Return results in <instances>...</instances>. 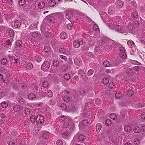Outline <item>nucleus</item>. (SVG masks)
<instances>
[{"label":"nucleus","mask_w":145,"mask_h":145,"mask_svg":"<svg viewBox=\"0 0 145 145\" xmlns=\"http://www.w3.org/2000/svg\"><path fill=\"white\" fill-rule=\"evenodd\" d=\"M116 19H111L107 23L108 26L111 29H115L120 33H126L123 22L120 17L116 18Z\"/></svg>","instance_id":"nucleus-1"},{"label":"nucleus","mask_w":145,"mask_h":145,"mask_svg":"<svg viewBox=\"0 0 145 145\" xmlns=\"http://www.w3.org/2000/svg\"><path fill=\"white\" fill-rule=\"evenodd\" d=\"M60 122L62 123L64 128H68L72 130L74 129V125L72 120L66 116H63L59 117L58 119Z\"/></svg>","instance_id":"nucleus-2"},{"label":"nucleus","mask_w":145,"mask_h":145,"mask_svg":"<svg viewBox=\"0 0 145 145\" xmlns=\"http://www.w3.org/2000/svg\"><path fill=\"white\" fill-rule=\"evenodd\" d=\"M101 40L98 42V44L101 46H104L105 50L108 51L110 50V44L113 42V41L111 40L106 37L102 36L101 38Z\"/></svg>","instance_id":"nucleus-3"},{"label":"nucleus","mask_w":145,"mask_h":145,"mask_svg":"<svg viewBox=\"0 0 145 145\" xmlns=\"http://www.w3.org/2000/svg\"><path fill=\"white\" fill-rule=\"evenodd\" d=\"M139 25V23L138 21L135 22L131 21L128 23L127 27H125V29L127 30L126 32L133 33L135 31V27L138 26Z\"/></svg>","instance_id":"nucleus-4"},{"label":"nucleus","mask_w":145,"mask_h":145,"mask_svg":"<svg viewBox=\"0 0 145 145\" xmlns=\"http://www.w3.org/2000/svg\"><path fill=\"white\" fill-rule=\"evenodd\" d=\"M61 109L68 112H74L76 111L77 108L75 106L71 105V106H67L64 103H62L60 106Z\"/></svg>","instance_id":"nucleus-5"},{"label":"nucleus","mask_w":145,"mask_h":145,"mask_svg":"<svg viewBox=\"0 0 145 145\" xmlns=\"http://www.w3.org/2000/svg\"><path fill=\"white\" fill-rule=\"evenodd\" d=\"M51 61L50 59H47L42 64L41 66V69L45 71H48L50 67Z\"/></svg>","instance_id":"nucleus-6"},{"label":"nucleus","mask_w":145,"mask_h":145,"mask_svg":"<svg viewBox=\"0 0 145 145\" xmlns=\"http://www.w3.org/2000/svg\"><path fill=\"white\" fill-rule=\"evenodd\" d=\"M85 138V137L84 135L78 133L74 137L72 141L82 142L83 141Z\"/></svg>","instance_id":"nucleus-7"},{"label":"nucleus","mask_w":145,"mask_h":145,"mask_svg":"<svg viewBox=\"0 0 145 145\" xmlns=\"http://www.w3.org/2000/svg\"><path fill=\"white\" fill-rule=\"evenodd\" d=\"M87 35H88L87 40L88 43L89 45L91 46H93L94 44V37H93L91 36H90L89 35H91L92 32H87Z\"/></svg>","instance_id":"nucleus-8"},{"label":"nucleus","mask_w":145,"mask_h":145,"mask_svg":"<svg viewBox=\"0 0 145 145\" xmlns=\"http://www.w3.org/2000/svg\"><path fill=\"white\" fill-rule=\"evenodd\" d=\"M119 55L120 57L123 59L127 57L125 48L123 47H120L119 49Z\"/></svg>","instance_id":"nucleus-9"},{"label":"nucleus","mask_w":145,"mask_h":145,"mask_svg":"<svg viewBox=\"0 0 145 145\" xmlns=\"http://www.w3.org/2000/svg\"><path fill=\"white\" fill-rule=\"evenodd\" d=\"M73 12V10L71 8H69L66 10L65 11L66 17L68 19H70L72 16Z\"/></svg>","instance_id":"nucleus-10"},{"label":"nucleus","mask_w":145,"mask_h":145,"mask_svg":"<svg viewBox=\"0 0 145 145\" xmlns=\"http://www.w3.org/2000/svg\"><path fill=\"white\" fill-rule=\"evenodd\" d=\"M85 42L82 40H75L73 43V45L75 48H78L79 47L80 45H83Z\"/></svg>","instance_id":"nucleus-11"},{"label":"nucleus","mask_w":145,"mask_h":145,"mask_svg":"<svg viewBox=\"0 0 145 145\" xmlns=\"http://www.w3.org/2000/svg\"><path fill=\"white\" fill-rule=\"evenodd\" d=\"M44 117L41 115H38L36 117V121L39 124H41L44 122Z\"/></svg>","instance_id":"nucleus-12"},{"label":"nucleus","mask_w":145,"mask_h":145,"mask_svg":"<svg viewBox=\"0 0 145 145\" xmlns=\"http://www.w3.org/2000/svg\"><path fill=\"white\" fill-rule=\"evenodd\" d=\"M68 48L67 46L63 47L59 49V52L60 53L68 55Z\"/></svg>","instance_id":"nucleus-13"},{"label":"nucleus","mask_w":145,"mask_h":145,"mask_svg":"<svg viewBox=\"0 0 145 145\" xmlns=\"http://www.w3.org/2000/svg\"><path fill=\"white\" fill-rule=\"evenodd\" d=\"M42 133L43 139L44 140V143H45L47 141V138H48L49 132L47 131H43Z\"/></svg>","instance_id":"nucleus-14"},{"label":"nucleus","mask_w":145,"mask_h":145,"mask_svg":"<svg viewBox=\"0 0 145 145\" xmlns=\"http://www.w3.org/2000/svg\"><path fill=\"white\" fill-rule=\"evenodd\" d=\"M100 15L101 18L103 19V21L105 23H106L107 21V14L105 12H100Z\"/></svg>","instance_id":"nucleus-15"},{"label":"nucleus","mask_w":145,"mask_h":145,"mask_svg":"<svg viewBox=\"0 0 145 145\" xmlns=\"http://www.w3.org/2000/svg\"><path fill=\"white\" fill-rule=\"evenodd\" d=\"M74 63L76 65L78 66H80L82 64V60L80 58L76 57L74 59Z\"/></svg>","instance_id":"nucleus-16"},{"label":"nucleus","mask_w":145,"mask_h":145,"mask_svg":"<svg viewBox=\"0 0 145 145\" xmlns=\"http://www.w3.org/2000/svg\"><path fill=\"white\" fill-rule=\"evenodd\" d=\"M99 46H96L95 47L94 50V52L95 54H98V53H99L100 52L101 50H102V49H105V48H104V46H102V48H101V46L100 45V44H99Z\"/></svg>","instance_id":"nucleus-17"},{"label":"nucleus","mask_w":145,"mask_h":145,"mask_svg":"<svg viewBox=\"0 0 145 145\" xmlns=\"http://www.w3.org/2000/svg\"><path fill=\"white\" fill-rule=\"evenodd\" d=\"M88 122L87 120L86 119H84L83 120L81 123H80L79 125V128L82 127V125L84 126H87L88 125Z\"/></svg>","instance_id":"nucleus-18"},{"label":"nucleus","mask_w":145,"mask_h":145,"mask_svg":"<svg viewBox=\"0 0 145 145\" xmlns=\"http://www.w3.org/2000/svg\"><path fill=\"white\" fill-rule=\"evenodd\" d=\"M78 72V75L81 76L83 79H84L86 77V74L83 70L81 69L79 70Z\"/></svg>","instance_id":"nucleus-19"},{"label":"nucleus","mask_w":145,"mask_h":145,"mask_svg":"<svg viewBox=\"0 0 145 145\" xmlns=\"http://www.w3.org/2000/svg\"><path fill=\"white\" fill-rule=\"evenodd\" d=\"M48 22L51 23H54L55 21V18L52 15H49L48 16Z\"/></svg>","instance_id":"nucleus-20"},{"label":"nucleus","mask_w":145,"mask_h":145,"mask_svg":"<svg viewBox=\"0 0 145 145\" xmlns=\"http://www.w3.org/2000/svg\"><path fill=\"white\" fill-rule=\"evenodd\" d=\"M123 3H124L123 1H118L116 3V7L119 8H121L123 7Z\"/></svg>","instance_id":"nucleus-21"},{"label":"nucleus","mask_w":145,"mask_h":145,"mask_svg":"<svg viewBox=\"0 0 145 145\" xmlns=\"http://www.w3.org/2000/svg\"><path fill=\"white\" fill-rule=\"evenodd\" d=\"M28 98L29 100H34L36 98L35 94L34 93H31L28 95Z\"/></svg>","instance_id":"nucleus-22"},{"label":"nucleus","mask_w":145,"mask_h":145,"mask_svg":"<svg viewBox=\"0 0 145 145\" xmlns=\"http://www.w3.org/2000/svg\"><path fill=\"white\" fill-rule=\"evenodd\" d=\"M13 110L15 112H19L21 110L20 106L18 105H16L14 106L13 107Z\"/></svg>","instance_id":"nucleus-23"},{"label":"nucleus","mask_w":145,"mask_h":145,"mask_svg":"<svg viewBox=\"0 0 145 145\" xmlns=\"http://www.w3.org/2000/svg\"><path fill=\"white\" fill-rule=\"evenodd\" d=\"M124 129L125 131L129 133L131 131L132 129L131 125H126L125 126Z\"/></svg>","instance_id":"nucleus-24"},{"label":"nucleus","mask_w":145,"mask_h":145,"mask_svg":"<svg viewBox=\"0 0 145 145\" xmlns=\"http://www.w3.org/2000/svg\"><path fill=\"white\" fill-rule=\"evenodd\" d=\"M93 29L94 30L96 31L97 33H99L100 30L99 28L97 25L95 24L93 25Z\"/></svg>","instance_id":"nucleus-25"},{"label":"nucleus","mask_w":145,"mask_h":145,"mask_svg":"<svg viewBox=\"0 0 145 145\" xmlns=\"http://www.w3.org/2000/svg\"><path fill=\"white\" fill-rule=\"evenodd\" d=\"M7 93L3 90L0 89V99H2L4 96L7 95Z\"/></svg>","instance_id":"nucleus-26"},{"label":"nucleus","mask_w":145,"mask_h":145,"mask_svg":"<svg viewBox=\"0 0 145 145\" xmlns=\"http://www.w3.org/2000/svg\"><path fill=\"white\" fill-rule=\"evenodd\" d=\"M102 128L101 125L99 123H97L96 125V129L97 132H99L100 131Z\"/></svg>","instance_id":"nucleus-27"},{"label":"nucleus","mask_w":145,"mask_h":145,"mask_svg":"<svg viewBox=\"0 0 145 145\" xmlns=\"http://www.w3.org/2000/svg\"><path fill=\"white\" fill-rule=\"evenodd\" d=\"M32 104L35 107L38 108L42 107L43 105V103L40 102H39L38 103H33Z\"/></svg>","instance_id":"nucleus-28"},{"label":"nucleus","mask_w":145,"mask_h":145,"mask_svg":"<svg viewBox=\"0 0 145 145\" xmlns=\"http://www.w3.org/2000/svg\"><path fill=\"white\" fill-rule=\"evenodd\" d=\"M62 136L63 138L65 139H68L69 135L67 131L64 132L62 134Z\"/></svg>","instance_id":"nucleus-29"},{"label":"nucleus","mask_w":145,"mask_h":145,"mask_svg":"<svg viewBox=\"0 0 145 145\" xmlns=\"http://www.w3.org/2000/svg\"><path fill=\"white\" fill-rule=\"evenodd\" d=\"M60 37L61 39H65L67 37V35L65 32H61L60 35Z\"/></svg>","instance_id":"nucleus-30"},{"label":"nucleus","mask_w":145,"mask_h":145,"mask_svg":"<svg viewBox=\"0 0 145 145\" xmlns=\"http://www.w3.org/2000/svg\"><path fill=\"white\" fill-rule=\"evenodd\" d=\"M33 67V65L31 62H29L27 65L26 68L27 70H29L31 69Z\"/></svg>","instance_id":"nucleus-31"},{"label":"nucleus","mask_w":145,"mask_h":145,"mask_svg":"<svg viewBox=\"0 0 145 145\" xmlns=\"http://www.w3.org/2000/svg\"><path fill=\"white\" fill-rule=\"evenodd\" d=\"M21 24L18 20L15 21L14 23V26L15 28H18L20 27Z\"/></svg>","instance_id":"nucleus-32"},{"label":"nucleus","mask_w":145,"mask_h":145,"mask_svg":"<svg viewBox=\"0 0 145 145\" xmlns=\"http://www.w3.org/2000/svg\"><path fill=\"white\" fill-rule=\"evenodd\" d=\"M8 35L10 37H12L14 36V33L12 29L9 30L8 31Z\"/></svg>","instance_id":"nucleus-33"},{"label":"nucleus","mask_w":145,"mask_h":145,"mask_svg":"<svg viewBox=\"0 0 145 145\" xmlns=\"http://www.w3.org/2000/svg\"><path fill=\"white\" fill-rule=\"evenodd\" d=\"M56 3L54 0H51L49 2V5L50 7H53L56 5Z\"/></svg>","instance_id":"nucleus-34"},{"label":"nucleus","mask_w":145,"mask_h":145,"mask_svg":"<svg viewBox=\"0 0 145 145\" xmlns=\"http://www.w3.org/2000/svg\"><path fill=\"white\" fill-rule=\"evenodd\" d=\"M45 6L44 3L42 1L39 2L38 4V7L39 8H43Z\"/></svg>","instance_id":"nucleus-35"},{"label":"nucleus","mask_w":145,"mask_h":145,"mask_svg":"<svg viewBox=\"0 0 145 145\" xmlns=\"http://www.w3.org/2000/svg\"><path fill=\"white\" fill-rule=\"evenodd\" d=\"M131 16L134 18H138V15L136 11H135L132 13Z\"/></svg>","instance_id":"nucleus-36"},{"label":"nucleus","mask_w":145,"mask_h":145,"mask_svg":"<svg viewBox=\"0 0 145 145\" xmlns=\"http://www.w3.org/2000/svg\"><path fill=\"white\" fill-rule=\"evenodd\" d=\"M8 57L10 61H12L13 60L14 58H15L16 57H17V56L14 54L12 55L10 54L8 55Z\"/></svg>","instance_id":"nucleus-37"},{"label":"nucleus","mask_w":145,"mask_h":145,"mask_svg":"<svg viewBox=\"0 0 145 145\" xmlns=\"http://www.w3.org/2000/svg\"><path fill=\"white\" fill-rule=\"evenodd\" d=\"M114 12V8L113 7L111 6L110 7L108 10V13L111 14H112Z\"/></svg>","instance_id":"nucleus-38"},{"label":"nucleus","mask_w":145,"mask_h":145,"mask_svg":"<svg viewBox=\"0 0 145 145\" xmlns=\"http://www.w3.org/2000/svg\"><path fill=\"white\" fill-rule=\"evenodd\" d=\"M79 91L81 95H84L86 94V92L85 89L83 88H80L79 90Z\"/></svg>","instance_id":"nucleus-39"},{"label":"nucleus","mask_w":145,"mask_h":145,"mask_svg":"<svg viewBox=\"0 0 145 145\" xmlns=\"http://www.w3.org/2000/svg\"><path fill=\"white\" fill-rule=\"evenodd\" d=\"M127 73L129 75H131L133 74V71L131 69H127Z\"/></svg>","instance_id":"nucleus-40"},{"label":"nucleus","mask_w":145,"mask_h":145,"mask_svg":"<svg viewBox=\"0 0 145 145\" xmlns=\"http://www.w3.org/2000/svg\"><path fill=\"white\" fill-rule=\"evenodd\" d=\"M46 95L48 97H51L53 95L52 91L50 90H48L47 92Z\"/></svg>","instance_id":"nucleus-41"},{"label":"nucleus","mask_w":145,"mask_h":145,"mask_svg":"<svg viewBox=\"0 0 145 145\" xmlns=\"http://www.w3.org/2000/svg\"><path fill=\"white\" fill-rule=\"evenodd\" d=\"M36 118L35 115H32L30 117V120L32 123L35 122L36 121Z\"/></svg>","instance_id":"nucleus-42"},{"label":"nucleus","mask_w":145,"mask_h":145,"mask_svg":"<svg viewBox=\"0 0 145 145\" xmlns=\"http://www.w3.org/2000/svg\"><path fill=\"white\" fill-rule=\"evenodd\" d=\"M44 50L46 52L48 53L51 50L49 46H46L44 47Z\"/></svg>","instance_id":"nucleus-43"},{"label":"nucleus","mask_w":145,"mask_h":145,"mask_svg":"<svg viewBox=\"0 0 145 145\" xmlns=\"http://www.w3.org/2000/svg\"><path fill=\"white\" fill-rule=\"evenodd\" d=\"M64 79L68 81L71 78L70 75L69 74L66 73L64 76Z\"/></svg>","instance_id":"nucleus-44"},{"label":"nucleus","mask_w":145,"mask_h":145,"mask_svg":"<svg viewBox=\"0 0 145 145\" xmlns=\"http://www.w3.org/2000/svg\"><path fill=\"white\" fill-rule=\"evenodd\" d=\"M133 131L135 133H139L140 131V129L138 127L136 126L133 129Z\"/></svg>","instance_id":"nucleus-45"},{"label":"nucleus","mask_w":145,"mask_h":145,"mask_svg":"<svg viewBox=\"0 0 145 145\" xmlns=\"http://www.w3.org/2000/svg\"><path fill=\"white\" fill-rule=\"evenodd\" d=\"M94 73V70L92 69H90L87 72V74L88 76L91 75Z\"/></svg>","instance_id":"nucleus-46"},{"label":"nucleus","mask_w":145,"mask_h":145,"mask_svg":"<svg viewBox=\"0 0 145 145\" xmlns=\"http://www.w3.org/2000/svg\"><path fill=\"white\" fill-rule=\"evenodd\" d=\"M131 89L128 91L127 93V95L130 96H132L134 94L133 91L132 90V88Z\"/></svg>","instance_id":"nucleus-47"},{"label":"nucleus","mask_w":145,"mask_h":145,"mask_svg":"<svg viewBox=\"0 0 145 145\" xmlns=\"http://www.w3.org/2000/svg\"><path fill=\"white\" fill-rule=\"evenodd\" d=\"M127 44L130 48H131L134 45V43L132 41L129 40L128 41Z\"/></svg>","instance_id":"nucleus-48"},{"label":"nucleus","mask_w":145,"mask_h":145,"mask_svg":"<svg viewBox=\"0 0 145 145\" xmlns=\"http://www.w3.org/2000/svg\"><path fill=\"white\" fill-rule=\"evenodd\" d=\"M116 98L117 99H119L122 96V93L121 92L116 93L115 95Z\"/></svg>","instance_id":"nucleus-49"},{"label":"nucleus","mask_w":145,"mask_h":145,"mask_svg":"<svg viewBox=\"0 0 145 145\" xmlns=\"http://www.w3.org/2000/svg\"><path fill=\"white\" fill-rule=\"evenodd\" d=\"M25 125L28 127L30 126L32 127L33 123H31L29 121H27L25 123Z\"/></svg>","instance_id":"nucleus-50"},{"label":"nucleus","mask_w":145,"mask_h":145,"mask_svg":"<svg viewBox=\"0 0 145 145\" xmlns=\"http://www.w3.org/2000/svg\"><path fill=\"white\" fill-rule=\"evenodd\" d=\"M103 65L105 67H108L110 66V63L108 61H104Z\"/></svg>","instance_id":"nucleus-51"},{"label":"nucleus","mask_w":145,"mask_h":145,"mask_svg":"<svg viewBox=\"0 0 145 145\" xmlns=\"http://www.w3.org/2000/svg\"><path fill=\"white\" fill-rule=\"evenodd\" d=\"M63 100L66 102H68L70 100V98L68 95H65L63 97Z\"/></svg>","instance_id":"nucleus-52"},{"label":"nucleus","mask_w":145,"mask_h":145,"mask_svg":"<svg viewBox=\"0 0 145 145\" xmlns=\"http://www.w3.org/2000/svg\"><path fill=\"white\" fill-rule=\"evenodd\" d=\"M53 64L54 67H57L59 65V63L57 60H54L53 62Z\"/></svg>","instance_id":"nucleus-53"},{"label":"nucleus","mask_w":145,"mask_h":145,"mask_svg":"<svg viewBox=\"0 0 145 145\" xmlns=\"http://www.w3.org/2000/svg\"><path fill=\"white\" fill-rule=\"evenodd\" d=\"M1 105L3 108H6L7 107L8 104L6 102L4 101L1 103Z\"/></svg>","instance_id":"nucleus-54"},{"label":"nucleus","mask_w":145,"mask_h":145,"mask_svg":"<svg viewBox=\"0 0 145 145\" xmlns=\"http://www.w3.org/2000/svg\"><path fill=\"white\" fill-rule=\"evenodd\" d=\"M105 123L107 126H109L111 125V121L110 120L108 119L106 120Z\"/></svg>","instance_id":"nucleus-55"},{"label":"nucleus","mask_w":145,"mask_h":145,"mask_svg":"<svg viewBox=\"0 0 145 145\" xmlns=\"http://www.w3.org/2000/svg\"><path fill=\"white\" fill-rule=\"evenodd\" d=\"M42 86L44 88H46L48 87V84L47 81H44L42 83Z\"/></svg>","instance_id":"nucleus-56"},{"label":"nucleus","mask_w":145,"mask_h":145,"mask_svg":"<svg viewBox=\"0 0 145 145\" xmlns=\"http://www.w3.org/2000/svg\"><path fill=\"white\" fill-rule=\"evenodd\" d=\"M39 35V34L37 33V32H34L32 34V36L34 37L35 39L38 37Z\"/></svg>","instance_id":"nucleus-57"},{"label":"nucleus","mask_w":145,"mask_h":145,"mask_svg":"<svg viewBox=\"0 0 145 145\" xmlns=\"http://www.w3.org/2000/svg\"><path fill=\"white\" fill-rule=\"evenodd\" d=\"M1 63L3 65H5L7 63V61L6 58H3L1 60Z\"/></svg>","instance_id":"nucleus-58"},{"label":"nucleus","mask_w":145,"mask_h":145,"mask_svg":"<svg viewBox=\"0 0 145 145\" xmlns=\"http://www.w3.org/2000/svg\"><path fill=\"white\" fill-rule=\"evenodd\" d=\"M35 59L38 62H40L41 60V58L39 56H35Z\"/></svg>","instance_id":"nucleus-59"},{"label":"nucleus","mask_w":145,"mask_h":145,"mask_svg":"<svg viewBox=\"0 0 145 145\" xmlns=\"http://www.w3.org/2000/svg\"><path fill=\"white\" fill-rule=\"evenodd\" d=\"M22 42L19 40L16 41V45L18 47H20L22 46Z\"/></svg>","instance_id":"nucleus-60"},{"label":"nucleus","mask_w":145,"mask_h":145,"mask_svg":"<svg viewBox=\"0 0 145 145\" xmlns=\"http://www.w3.org/2000/svg\"><path fill=\"white\" fill-rule=\"evenodd\" d=\"M26 1L25 0H20L19 2V5L21 6H23L25 3Z\"/></svg>","instance_id":"nucleus-61"},{"label":"nucleus","mask_w":145,"mask_h":145,"mask_svg":"<svg viewBox=\"0 0 145 145\" xmlns=\"http://www.w3.org/2000/svg\"><path fill=\"white\" fill-rule=\"evenodd\" d=\"M110 117L111 118L114 120L116 118V114H112L110 115Z\"/></svg>","instance_id":"nucleus-62"},{"label":"nucleus","mask_w":145,"mask_h":145,"mask_svg":"<svg viewBox=\"0 0 145 145\" xmlns=\"http://www.w3.org/2000/svg\"><path fill=\"white\" fill-rule=\"evenodd\" d=\"M108 82L109 80L107 78H105L103 79V83L104 84H107L108 83Z\"/></svg>","instance_id":"nucleus-63"},{"label":"nucleus","mask_w":145,"mask_h":145,"mask_svg":"<svg viewBox=\"0 0 145 145\" xmlns=\"http://www.w3.org/2000/svg\"><path fill=\"white\" fill-rule=\"evenodd\" d=\"M63 144L62 140H59L56 142V144L57 145H62Z\"/></svg>","instance_id":"nucleus-64"}]
</instances>
